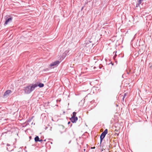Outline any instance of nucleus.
Masks as SVG:
<instances>
[{
	"label": "nucleus",
	"mask_w": 152,
	"mask_h": 152,
	"mask_svg": "<svg viewBox=\"0 0 152 152\" xmlns=\"http://www.w3.org/2000/svg\"><path fill=\"white\" fill-rule=\"evenodd\" d=\"M37 86V84H30L24 88V91L26 94H29Z\"/></svg>",
	"instance_id": "1"
},
{
	"label": "nucleus",
	"mask_w": 152,
	"mask_h": 152,
	"mask_svg": "<svg viewBox=\"0 0 152 152\" xmlns=\"http://www.w3.org/2000/svg\"><path fill=\"white\" fill-rule=\"evenodd\" d=\"M108 130L107 129H106L103 132L100 136V146H101V144L104 138L105 137L106 134L107 133Z\"/></svg>",
	"instance_id": "2"
},
{
	"label": "nucleus",
	"mask_w": 152,
	"mask_h": 152,
	"mask_svg": "<svg viewBox=\"0 0 152 152\" xmlns=\"http://www.w3.org/2000/svg\"><path fill=\"white\" fill-rule=\"evenodd\" d=\"M4 18L5 19V22L4 24L5 26L7 24L11 22L13 18L12 17H11L9 15L5 16L4 17Z\"/></svg>",
	"instance_id": "3"
},
{
	"label": "nucleus",
	"mask_w": 152,
	"mask_h": 152,
	"mask_svg": "<svg viewBox=\"0 0 152 152\" xmlns=\"http://www.w3.org/2000/svg\"><path fill=\"white\" fill-rule=\"evenodd\" d=\"M12 92V91L10 90H7L4 93L3 96L4 97H7Z\"/></svg>",
	"instance_id": "4"
},
{
	"label": "nucleus",
	"mask_w": 152,
	"mask_h": 152,
	"mask_svg": "<svg viewBox=\"0 0 152 152\" xmlns=\"http://www.w3.org/2000/svg\"><path fill=\"white\" fill-rule=\"evenodd\" d=\"M72 117L70 118V120L71 122L73 123H76V121H77L78 120V118L77 117Z\"/></svg>",
	"instance_id": "5"
},
{
	"label": "nucleus",
	"mask_w": 152,
	"mask_h": 152,
	"mask_svg": "<svg viewBox=\"0 0 152 152\" xmlns=\"http://www.w3.org/2000/svg\"><path fill=\"white\" fill-rule=\"evenodd\" d=\"M60 62L59 61H56L50 64V66L52 67L58 65L59 64Z\"/></svg>",
	"instance_id": "6"
},
{
	"label": "nucleus",
	"mask_w": 152,
	"mask_h": 152,
	"mask_svg": "<svg viewBox=\"0 0 152 152\" xmlns=\"http://www.w3.org/2000/svg\"><path fill=\"white\" fill-rule=\"evenodd\" d=\"M33 117H32L31 118H29L28 120H27L23 124H26L25 126H26L27 125H29V123L33 119Z\"/></svg>",
	"instance_id": "7"
},
{
	"label": "nucleus",
	"mask_w": 152,
	"mask_h": 152,
	"mask_svg": "<svg viewBox=\"0 0 152 152\" xmlns=\"http://www.w3.org/2000/svg\"><path fill=\"white\" fill-rule=\"evenodd\" d=\"M143 0H137V3L136 4V7H138L140 6V4L141 3Z\"/></svg>",
	"instance_id": "8"
},
{
	"label": "nucleus",
	"mask_w": 152,
	"mask_h": 152,
	"mask_svg": "<svg viewBox=\"0 0 152 152\" xmlns=\"http://www.w3.org/2000/svg\"><path fill=\"white\" fill-rule=\"evenodd\" d=\"M39 138L38 136H36L34 138V141L35 142H37L39 140Z\"/></svg>",
	"instance_id": "9"
},
{
	"label": "nucleus",
	"mask_w": 152,
	"mask_h": 152,
	"mask_svg": "<svg viewBox=\"0 0 152 152\" xmlns=\"http://www.w3.org/2000/svg\"><path fill=\"white\" fill-rule=\"evenodd\" d=\"M38 86L40 88H42L44 86V84L43 83H39L38 85H37V86Z\"/></svg>",
	"instance_id": "10"
},
{
	"label": "nucleus",
	"mask_w": 152,
	"mask_h": 152,
	"mask_svg": "<svg viewBox=\"0 0 152 152\" xmlns=\"http://www.w3.org/2000/svg\"><path fill=\"white\" fill-rule=\"evenodd\" d=\"M76 114L77 113L76 112H73L72 113V117L74 116V117H77V116H76Z\"/></svg>",
	"instance_id": "11"
},
{
	"label": "nucleus",
	"mask_w": 152,
	"mask_h": 152,
	"mask_svg": "<svg viewBox=\"0 0 152 152\" xmlns=\"http://www.w3.org/2000/svg\"><path fill=\"white\" fill-rule=\"evenodd\" d=\"M126 93H125L124 94V95L123 96V98H122V99H123V101H124V98H125L126 96Z\"/></svg>",
	"instance_id": "12"
},
{
	"label": "nucleus",
	"mask_w": 152,
	"mask_h": 152,
	"mask_svg": "<svg viewBox=\"0 0 152 152\" xmlns=\"http://www.w3.org/2000/svg\"><path fill=\"white\" fill-rule=\"evenodd\" d=\"M115 56H113V58L115 60V58L116 57V56L117 55L116 54V51L115 52H114L113 53H115Z\"/></svg>",
	"instance_id": "13"
},
{
	"label": "nucleus",
	"mask_w": 152,
	"mask_h": 152,
	"mask_svg": "<svg viewBox=\"0 0 152 152\" xmlns=\"http://www.w3.org/2000/svg\"><path fill=\"white\" fill-rule=\"evenodd\" d=\"M49 69L48 68H46L45 69H43V71H49Z\"/></svg>",
	"instance_id": "14"
},
{
	"label": "nucleus",
	"mask_w": 152,
	"mask_h": 152,
	"mask_svg": "<svg viewBox=\"0 0 152 152\" xmlns=\"http://www.w3.org/2000/svg\"><path fill=\"white\" fill-rule=\"evenodd\" d=\"M69 124H71L70 125V127H71L72 126V124L71 123V122L70 121H69L68 123V124L69 125Z\"/></svg>",
	"instance_id": "15"
},
{
	"label": "nucleus",
	"mask_w": 152,
	"mask_h": 152,
	"mask_svg": "<svg viewBox=\"0 0 152 152\" xmlns=\"http://www.w3.org/2000/svg\"><path fill=\"white\" fill-rule=\"evenodd\" d=\"M102 65L101 64H100L99 65V67L100 69H101L102 68Z\"/></svg>",
	"instance_id": "16"
},
{
	"label": "nucleus",
	"mask_w": 152,
	"mask_h": 152,
	"mask_svg": "<svg viewBox=\"0 0 152 152\" xmlns=\"http://www.w3.org/2000/svg\"><path fill=\"white\" fill-rule=\"evenodd\" d=\"M42 141H43V140L42 139H39V140L38 141V142H42Z\"/></svg>",
	"instance_id": "17"
},
{
	"label": "nucleus",
	"mask_w": 152,
	"mask_h": 152,
	"mask_svg": "<svg viewBox=\"0 0 152 152\" xmlns=\"http://www.w3.org/2000/svg\"><path fill=\"white\" fill-rule=\"evenodd\" d=\"M63 56H64V57H65L66 56V54L65 53H63Z\"/></svg>",
	"instance_id": "18"
},
{
	"label": "nucleus",
	"mask_w": 152,
	"mask_h": 152,
	"mask_svg": "<svg viewBox=\"0 0 152 152\" xmlns=\"http://www.w3.org/2000/svg\"><path fill=\"white\" fill-rule=\"evenodd\" d=\"M88 44L86 43V45L85 46L87 47L88 46Z\"/></svg>",
	"instance_id": "19"
},
{
	"label": "nucleus",
	"mask_w": 152,
	"mask_h": 152,
	"mask_svg": "<svg viewBox=\"0 0 152 152\" xmlns=\"http://www.w3.org/2000/svg\"><path fill=\"white\" fill-rule=\"evenodd\" d=\"M95 147H92V148H91V149H95Z\"/></svg>",
	"instance_id": "20"
},
{
	"label": "nucleus",
	"mask_w": 152,
	"mask_h": 152,
	"mask_svg": "<svg viewBox=\"0 0 152 152\" xmlns=\"http://www.w3.org/2000/svg\"><path fill=\"white\" fill-rule=\"evenodd\" d=\"M111 64L112 65H113L114 64V63H113L112 62H111Z\"/></svg>",
	"instance_id": "21"
},
{
	"label": "nucleus",
	"mask_w": 152,
	"mask_h": 152,
	"mask_svg": "<svg viewBox=\"0 0 152 152\" xmlns=\"http://www.w3.org/2000/svg\"><path fill=\"white\" fill-rule=\"evenodd\" d=\"M31 136H30L29 137V138L30 139H31Z\"/></svg>",
	"instance_id": "22"
},
{
	"label": "nucleus",
	"mask_w": 152,
	"mask_h": 152,
	"mask_svg": "<svg viewBox=\"0 0 152 152\" xmlns=\"http://www.w3.org/2000/svg\"><path fill=\"white\" fill-rule=\"evenodd\" d=\"M85 151H86V149H84V150H83V151H84L83 152H85Z\"/></svg>",
	"instance_id": "23"
},
{
	"label": "nucleus",
	"mask_w": 152,
	"mask_h": 152,
	"mask_svg": "<svg viewBox=\"0 0 152 152\" xmlns=\"http://www.w3.org/2000/svg\"><path fill=\"white\" fill-rule=\"evenodd\" d=\"M129 72H127V74H129Z\"/></svg>",
	"instance_id": "24"
},
{
	"label": "nucleus",
	"mask_w": 152,
	"mask_h": 152,
	"mask_svg": "<svg viewBox=\"0 0 152 152\" xmlns=\"http://www.w3.org/2000/svg\"><path fill=\"white\" fill-rule=\"evenodd\" d=\"M62 133H63V132H61V134H62Z\"/></svg>",
	"instance_id": "25"
},
{
	"label": "nucleus",
	"mask_w": 152,
	"mask_h": 152,
	"mask_svg": "<svg viewBox=\"0 0 152 152\" xmlns=\"http://www.w3.org/2000/svg\"><path fill=\"white\" fill-rule=\"evenodd\" d=\"M65 113V112H63V113Z\"/></svg>",
	"instance_id": "26"
},
{
	"label": "nucleus",
	"mask_w": 152,
	"mask_h": 152,
	"mask_svg": "<svg viewBox=\"0 0 152 152\" xmlns=\"http://www.w3.org/2000/svg\"><path fill=\"white\" fill-rule=\"evenodd\" d=\"M91 44L92 45V46H93V44Z\"/></svg>",
	"instance_id": "27"
}]
</instances>
